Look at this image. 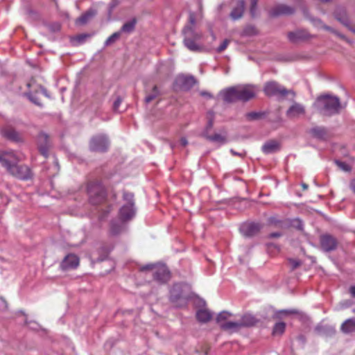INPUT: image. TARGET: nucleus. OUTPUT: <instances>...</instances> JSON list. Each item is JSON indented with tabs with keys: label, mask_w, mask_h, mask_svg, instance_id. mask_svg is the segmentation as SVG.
<instances>
[{
	"label": "nucleus",
	"mask_w": 355,
	"mask_h": 355,
	"mask_svg": "<svg viewBox=\"0 0 355 355\" xmlns=\"http://www.w3.org/2000/svg\"><path fill=\"white\" fill-rule=\"evenodd\" d=\"M239 101L247 102L255 96V91L252 85H236Z\"/></svg>",
	"instance_id": "dca6fc26"
},
{
	"label": "nucleus",
	"mask_w": 355,
	"mask_h": 355,
	"mask_svg": "<svg viewBox=\"0 0 355 355\" xmlns=\"http://www.w3.org/2000/svg\"><path fill=\"white\" fill-rule=\"evenodd\" d=\"M250 12L251 16L252 17H254L257 15L258 0H250Z\"/></svg>",
	"instance_id": "37998d69"
},
{
	"label": "nucleus",
	"mask_w": 355,
	"mask_h": 355,
	"mask_svg": "<svg viewBox=\"0 0 355 355\" xmlns=\"http://www.w3.org/2000/svg\"><path fill=\"white\" fill-rule=\"evenodd\" d=\"M245 0H238L236 6L233 8L232 12L230 14V17L233 20H237L241 19L245 11Z\"/></svg>",
	"instance_id": "4be33fe9"
},
{
	"label": "nucleus",
	"mask_w": 355,
	"mask_h": 355,
	"mask_svg": "<svg viewBox=\"0 0 355 355\" xmlns=\"http://www.w3.org/2000/svg\"><path fill=\"white\" fill-rule=\"evenodd\" d=\"M313 107L321 115L331 116L340 112L341 104L338 97L324 94L316 98Z\"/></svg>",
	"instance_id": "f03ea898"
},
{
	"label": "nucleus",
	"mask_w": 355,
	"mask_h": 355,
	"mask_svg": "<svg viewBox=\"0 0 355 355\" xmlns=\"http://www.w3.org/2000/svg\"><path fill=\"white\" fill-rule=\"evenodd\" d=\"M79 265V257L74 254H68V268H76Z\"/></svg>",
	"instance_id": "4c0bfd02"
},
{
	"label": "nucleus",
	"mask_w": 355,
	"mask_h": 355,
	"mask_svg": "<svg viewBox=\"0 0 355 355\" xmlns=\"http://www.w3.org/2000/svg\"><path fill=\"white\" fill-rule=\"evenodd\" d=\"M153 279L159 284H165L171 279V272L166 266L155 267L153 272Z\"/></svg>",
	"instance_id": "2eb2a0df"
},
{
	"label": "nucleus",
	"mask_w": 355,
	"mask_h": 355,
	"mask_svg": "<svg viewBox=\"0 0 355 355\" xmlns=\"http://www.w3.org/2000/svg\"><path fill=\"white\" fill-rule=\"evenodd\" d=\"M268 223L271 225H279L282 221L279 220L277 217L275 216H271L268 218Z\"/></svg>",
	"instance_id": "09e8293b"
},
{
	"label": "nucleus",
	"mask_w": 355,
	"mask_h": 355,
	"mask_svg": "<svg viewBox=\"0 0 355 355\" xmlns=\"http://www.w3.org/2000/svg\"><path fill=\"white\" fill-rule=\"evenodd\" d=\"M262 228L259 223H245L241 225L240 231L245 237H252L257 235Z\"/></svg>",
	"instance_id": "f3484780"
},
{
	"label": "nucleus",
	"mask_w": 355,
	"mask_h": 355,
	"mask_svg": "<svg viewBox=\"0 0 355 355\" xmlns=\"http://www.w3.org/2000/svg\"><path fill=\"white\" fill-rule=\"evenodd\" d=\"M264 116L265 113L262 112H251L245 114V117L248 121L258 120Z\"/></svg>",
	"instance_id": "58836bf2"
},
{
	"label": "nucleus",
	"mask_w": 355,
	"mask_h": 355,
	"mask_svg": "<svg viewBox=\"0 0 355 355\" xmlns=\"http://www.w3.org/2000/svg\"><path fill=\"white\" fill-rule=\"evenodd\" d=\"M232 315V314L230 312L223 311L218 314L216 318V322L218 323L219 324L220 323H223L225 322V320H227Z\"/></svg>",
	"instance_id": "ea45409f"
},
{
	"label": "nucleus",
	"mask_w": 355,
	"mask_h": 355,
	"mask_svg": "<svg viewBox=\"0 0 355 355\" xmlns=\"http://www.w3.org/2000/svg\"><path fill=\"white\" fill-rule=\"evenodd\" d=\"M281 149L280 143L276 140H269L266 141L261 147V150L265 154H272L279 151Z\"/></svg>",
	"instance_id": "5701e85b"
},
{
	"label": "nucleus",
	"mask_w": 355,
	"mask_h": 355,
	"mask_svg": "<svg viewBox=\"0 0 355 355\" xmlns=\"http://www.w3.org/2000/svg\"><path fill=\"white\" fill-rule=\"evenodd\" d=\"M91 37L90 34L82 33L75 36H71L69 38L70 43L73 46H78L84 44L88 38Z\"/></svg>",
	"instance_id": "c85d7f7f"
},
{
	"label": "nucleus",
	"mask_w": 355,
	"mask_h": 355,
	"mask_svg": "<svg viewBox=\"0 0 355 355\" xmlns=\"http://www.w3.org/2000/svg\"><path fill=\"white\" fill-rule=\"evenodd\" d=\"M282 235L280 232H273L268 234V238L269 239H275L280 237Z\"/></svg>",
	"instance_id": "5fc2aeb1"
},
{
	"label": "nucleus",
	"mask_w": 355,
	"mask_h": 355,
	"mask_svg": "<svg viewBox=\"0 0 355 355\" xmlns=\"http://www.w3.org/2000/svg\"><path fill=\"white\" fill-rule=\"evenodd\" d=\"M267 248H268V249H270V248H275L277 249V251L279 250V248L276 244H275L273 243H267Z\"/></svg>",
	"instance_id": "bf43d9fd"
},
{
	"label": "nucleus",
	"mask_w": 355,
	"mask_h": 355,
	"mask_svg": "<svg viewBox=\"0 0 355 355\" xmlns=\"http://www.w3.org/2000/svg\"><path fill=\"white\" fill-rule=\"evenodd\" d=\"M230 153L234 156H239L242 158L246 155V153L245 151H243L242 153H238V152L235 151L234 149H231Z\"/></svg>",
	"instance_id": "603ef678"
},
{
	"label": "nucleus",
	"mask_w": 355,
	"mask_h": 355,
	"mask_svg": "<svg viewBox=\"0 0 355 355\" xmlns=\"http://www.w3.org/2000/svg\"><path fill=\"white\" fill-rule=\"evenodd\" d=\"M19 161L13 151L0 153V163L10 175L21 180L32 179L33 174L31 169L26 165L18 164Z\"/></svg>",
	"instance_id": "f257e3e1"
},
{
	"label": "nucleus",
	"mask_w": 355,
	"mask_h": 355,
	"mask_svg": "<svg viewBox=\"0 0 355 355\" xmlns=\"http://www.w3.org/2000/svg\"><path fill=\"white\" fill-rule=\"evenodd\" d=\"M293 7L286 4H277L270 10V16L277 17L281 15H291L295 13Z\"/></svg>",
	"instance_id": "6ab92c4d"
},
{
	"label": "nucleus",
	"mask_w": 355,
	"mask_h": 355,
	"mask_svg": "<svg viewBox=\"0 0 355 355\" xmlns=\"http://www.w3.org/2000/svg\"><path fill=\"white\" fill-rule=\"evenodd\" d=\"M202 136L205 137L206 139L212 141V142H216L220 144H225L226 142V137L225 136L221 135L218 133H215L213 135H210L207 134V132L202 133Z\"/></svg>",
	"instance_id": "72a5a7b5"
},
{
	"label": "nucleus",
	"mask_w": 355,
	"mask_h": 355,
	"mask_svg": "<svg viewBox=\"0 0 355 355\" xmlns=\"http://www.w3.org/2000/svg\"><path fill=\"white\" fill-rule=\"evenodd\" d=\"M96 14L97 10L95 8H90L78 18V21L80 24H85L94 17Z\"/></svg>",
	"instance_id": "7c9ffc66"
},
{
	"label": "nucleus",
	"mask_w": 355,
	"mask_h": 355,
	"mask_svg": "<svg viewBox=\"0 0 355 355\" xmlns=\"http://www.w3.org/2000/svg\"><path fill=\"white\" fill-rule=\"evenodd\" d=\"M196 83V79L191 75L180 74L177 76L175 80V85L184 91L190 90Z\"/></svg>",
	"instance_id": "f8f14e48"
},
{
	"label": "nucleus",
	"mask_w": 355,
	"mask_h": 355,
	"mask_svg": "<svg viewBox=\"0 0 355 355\" xmlns=\"http://www.w3.org/2000/svg\"><path fill=\"white\" fill-rule=\"evenodd\" d=\"M349 187L352 191L355 193V178L352 180L349 183Z\"/></svg>",
	"instance_id": "13d9d810"
},
{
	"label": "nucleus",
	"mask_w": 355,
	"mask_h": 355,
	"mask_svg": "<svg viewBox=\"0 0 355 355\" xmlns=\"http://www.w3.org/2000/svg\"><path fill=\"white\" fill-rule=\"evenodd\" d=\"M335 162L337 164V166L338 167H340L341 169H343V171H349L350 170L349 166L347 164H346L345 162H341L339 160H336Z\"/></svg>",
	"instance_id": "a18cd8bd"
},
{
	"label": "nucleus",
	"mask_w": 355,
	"mask_h": 355,
	"mask_svg": "<svg viewBox=\"0 0 355 355\" xmlns=\"http://www.w3.org/2000/svg\"><path fill=\"white\" fill-rule=\"evenodd\" d=\"M162 67V65H159V68L157 69V70H159L160 68Z\"/></svg>",
	"instance_id": "774afa93"
},
{
	"label": "nucleus",
	"mask_w": 355,
	"mask_h": 355,
	"mask_svg": "<svg viewBox=\"0 0 355 355\" xmlns=\"http://www.w3.org/2000/svg\"><path fill=\"white\" fill-rule=\"evenodd\" d=\"M184 286L182 284L177 283L170 290V302L176 307H182L187 304L188 297L184 293Z\"/></svg>",
	"instance_id": "0eeeda50"
},
{
	"label": "nucleus",
	"mask_w": 355,
	"mask_h": 355,
	"mask_svg": "<svg viewBox=\"0 0 355 355\" xmlns=\"http://www.w3.org/2000/svg\"><path fill=\"white\" fill-rule=\"evenodd\" d=\"M38 148L40 153L45 157L49 155V150L51 146L50 139L49 136L41 132L37 137Z\"/></svg>",
	"instance_id": "aec40b11"
},
{
	"label": "nucleus",
	"mask_w": 355,
	"mask_h": 355,
	"mask_svg": "<svg viewBox=\"0 0 355 355\" xmlns=\"http://www.w3.org/2000/svg\"><path fill=\"white\" fill-rule=\"evenodd\" d=\"M286 329V323L284 322H276L273 327L272 331V335L273 336H282Z\"/></svg>",
	"instance_id": "f704fd0d"
},
{
	"label": "nucleus",
	"mask_w": 355,
	"mask_h": 355,
	"mask_svg": "<svg viewBox=\"0 0 355 355\" xmlns=\"http://www.w3.org/2000/svg\"><path fill=\"white\" fill-rule=\"evenodd\" d=\"M1 132L4 137L11 141L17 142L22 141L21 135L12 127H6L3 128Z\"/></svg>",
	"instance_id": "b1692460"
},
{
	"label": "nucleus",
	"mask_w": 355,
	"mask_h": 355,
	"mask_svg": "<svg viewBox=\"0 0 355 355\" xmlns=\"http://www.w3.org/2000/svg\"><path fill=\"white\" fill-rule=\"evenodd\" d=\"M200 95L202 96H205V97H207V98H213V96L211 94H210L209 92H206V91H202L200 92Z\"/></svg>",
	"instance_id": "4d7b16f0"
},
{
	"label": "nucleus",
	"mask_w": 355,
	"mask_h": 355,
	"mask_svg": "<svg viewBox=\"0 0 355 355\" xmlns=\"http://www.w3.org/2000/svg\"><path fill=\"white\" fill-rule=\"evenodd\" d=\"M305 113V109L301 104L295 103L293 104L286 112V115L288 117H295L300 114Z\"/></svg>",
	"instance_id": "bb28decb"
},
{
	"label": "nucleus",
	"mask_w": 355,
	"mask_h": 355,
	"mask_svg": "<svg viewBox=\"0 0 355 355\" xmlns=\"http://www.w3.org/2000/svg\"><path fill=\"white\" fill-rule=\"evenodd\" d=\"M230 43V40H225L216 49V51L218 53H221L223 52L224 50L226 49V48L227 47L228 44Z\"/></svg>",
	"instance_id": "49530a36"
},
{
	"label": "nucleus",
	"mask_w": 355,
	"mask_h": 355,
	"mask_svg": "<svg viewBox=\"0 0 355 355\" xmlns=\"http://www.w3.org/2000/svg\"><path fill=\"white\" fill-rule=\"evenodd\" d=\"M180 144L182 146H186L188 144V141L185 137H182L180 140Z\"/></svg>",
	"instance_id": "052dcab7"
},
{
	"label": "nucleus",
	"mask_w": 355,
	"mask_h": 355,
	"mask_svg": "<svg viewBox=\"0 0 355 355\" xmlns=\"http://www.w3.org/2000/svg\"><path fill=\"white\" fill-rule=\"evenodd\" d=\"M66 261H67V255L62 259V264H61L62 268H64V263Z\"/></svg>",
	"instance_id": "e2e57ef3"
},
{
	"label": "nucleus",
	"mask_w": 355,
	"mask_h": 355,
	"mask_svg": "<svg viewBox=\"0 0 355 355\" xmlns=\"http://www.w3.org/2000/svg\"><path fill=\"white\" fill-rule=\"evenodd\" d=\"M302 186L304 190L308 189V185L305 183H302Z\"/></svg>",
	"instance_id": "0e129e2a"
},
{
	"label": "nucleus",
	"mask_w": 355,
	"mask_h": 355,
	"mask_svg": "<svg viewBox=\"0 0 355 355\" xmlns=\"http://www.w3.org/2000/svg\"><path fill=\"white\" fill-rule=\"evenodd\" d=\"M341 331L345 334H349L355 331V318L346 320L341 325Z\"/></svg>",
	"instance_id": "2f4dec72"
},
{
	"label": "nucleus",
	"mask_w": 355,
	"mask_h": 355,
	"mask_svg": "<svg viewBox=\"0 0 355 355\" xmlns=\"http://www.w3.org/2000/svg\"><path fill=\"white\" fill-rule=\"evenodd\" d=\"M145 94L146 97L144 98V102L147 104L150 103L161 95V92L157 85H154L151 91H148L147 89H145Z\"/></svg>",
	"instance_id": "cd10ccee"
},
{
	"label": "nucleus",
	"mask_w": 355,
	"mask_h": 355,
	"mask_svg": "<svg viewBox=\"0 0 355 355\" xmlns=\"http://www.w3.org/2000/svg\"><path fill=\"white\" fill-rule=\"evenodd\" d=\"M8 203V198L0 193V205H5Z\"/></svg>",
	"instance_id": "864d4df0"
},
{
	"label": "nucleus",
	"mask_w": 355,
	"mask_h": 355,
	"mask_svg": "<svg viewBox=\"0 0 355 355\" xmlns=\"http://www.w3.org/2000/svg\"><path fill=\"white\" fill-rule=\"evenodd\" d=\"M46 92L43 87H40L39 90H36L35 93L30 92L28 94L29 99L37 105H42V98L46 97Z\"/></svg>",
	"instance_id": "393cba45"
},
{
	"label": "nucleus",
	"mask_w": 355,
	"mask_h": 355,
	"mask_svg": "<svg viewBox=\"0 0 355 355\" xmlns=\"http://www.w3.org/2000/svg\"><path fill=\"white\" fill-rule=\"evenodd\" d=\"M263 92L268 96H277L279 98H284L288 94H292L293 97L295 96V93L291 89H287L276 81H269L266 83Z\"/></svg>",
	"instance_id": "39448f33"
},
{
	"label": "nucleus",
	"mask_w": 355,
	"mask_h": 355,
	"mask_svg": "<svg viewBox=\"0 0 355 355\" xmlns=\"http://www.w3.org/2000/svg\"><path fill=\"white\" fill-rule=\"evenodd\" d=\"M89 202L92 205L102 203L106 197L105 190L100 182H91L87 185Z\"/></svg>",
	"instance_id": "20e7f679"
},
{
	"label": "nucleus",
	"mask_w": 355,
	"mask_h": 355,
	"mask_svg": "<svg viewBox=\"0 0 355 355\" xmlns=\"http://www.w3.org/2000/svg\"><path fill=\"white\" fill-rule=\"evenodd\" d=\"M289 262L291 266V269L293 270L298 268L301 265V262L299 260L296 259H290Z\"/></svg>",
	"instance_id": "3c124183"
},
{
	"label": "nucleus",
	"mask_w": 355,
	"mask_h": 355,
	"mask_svg": "<svg viewBox=\"0 0 355 355\" xmlns=\"http://www.w3.org/2000/svg\"><path fill=\"white\" fill-rule=\"evenodd\" d=\"M338 240L329 234H322L320 236V245L322 251L330 252L334 251L338 247Z\"/></svg>",
	"instance_id": "9b49d317"
},
{
	"label": "nucleus",
	"mask_w": 355,
	"mask_h": 355,
	"mask_svg": "<svg viewBox=\"0 0 355 355\" xmlns=\"http://www.w3.org/2000/svg\"><path fill=\"white\" fill-rule=\"evenodd\" d=\"M89 150L94 152L105 153L110 147V140L105 134L94 135L89 140Z\"/></svg>",
	"instance_id": "6e6552de"
},
{
	"label": "nucleus",
	"mask_w": 355,
	"mask_h": 355,
	"mask_svg": "<svg viewBox=\"0 0 355 355\" xmlns=\"http://www.w3.org/2000/svg\"><path fill=\"white\" fill-rule=\"evenodd\" d=\"M308 133L311 137L320 141H327L331 137L330 130L324 126H313L308 130Z\"/></svg>",
	"instance_id": "4468645a"
},
{
	"label": "nucleus",
	"mask_w": 355,
	"mask_h": 355,
	"mask_svg": "<svg viewBox=\"0 0 355 355\" xmlns=\"http://www.w3.org/2000/svg\"><path fill=\"white\" fill-rule=\"evenodd\" d=\"M110 250H105V253H106V255L105 257L107 255V254L110 252Z\"/></svg>",
	"instance_id": "69168bd1"
},
{
	"label": "nucleus",
	"mask_w": 355,
	"mask_h": 355,
	"mask_svg": "<svg viewBox=\"0 0 355 355\" xmlns=\"http://www.w3.org/2000/svg\"><path fill=\"white\" fill-rule=\"evenodd\" d=\"M153 266L151 265V264H148V265H145V266H143L141 268V271H146V270H152L153 268Z\"/></svg>",
	"instance_id": "6e6d98bb"
},
{
	"label": "nucleus",
	"mask_w": 355,
	"mask_h": 355,
	"mask_svg": "<svg viewBox=\"0 0 355 355\" xmlns=\"http://www.w3.org/2000/svg\"><path fill=\"white\" fill-rule=\"evenodd\" d=\"M298 311L295 309H283L275 312L272 318L274 319H281L283 316L288 315L291 314H297Z\"/></svg>",
	"instance_id": "e433bc0d"
},
{
	"label": "nucleus",
	"mask_w": 355,
	"mask_h": 355,
	"mask_svg": "<svg viewBox=\"0 0 355 355\" xmlns=\"http://www.w3.org/2000/svg\"><path fill=\"white\" fill-rule=\"evenodd\" d=\"M182 33L184 36L183 43L189 51L193 52L202 51L203 46L198 43L202 37L200 31H197L195 27L191 25H186Z\"/></svg>",
	"instance_id": "7ed1b4c3"
},
{
	"label": "nucleus",
	"mask_w": 355,
	"mask_h": 355,
	"mask_svg": "<svg viewBox=\"0 0 355 355\" xmlns=\"http://www.w3.org/2000/svg\"><path fill=\"white\" fill-rule=\"evenodd\" d=\"M287 37L290 42L298 43L313 38L315 35L310 34L305 29H297L294 31L288 32L287 33Z\"/></svg>",
	"instance_id": "ddd939ff"
},
{
	"label": "nucleus",
	"mask_w": 355,
	"mask_h": 355,
	"mask_svg": "<svg viewBox=\"0 0 355 355\" xmlns=\"http://www.w3.org/2000/svg\"><path fill=\"white\" fill-rule=\"evenodd\" d=\"M349 292H350V294L352 295V296L354 297H355V286H352L350 287Z\"/></svg>",
	"instance_id": "680f3d73"
},
{
	"label": "nucleus",
	"mask_w": 355,
	"mask_h": 355,
	"mask_svg": "<svg viewBox=\"0 0 355 355\" xmlns=\"http://www.w3.org/2000/svg\"><path fill=\"white\" fill-rule=\"evenodd\" d=\"M137 19L132 18L128 21H126L121 28L119 32L125 33H132L135 29L137 24Z\"/></svg>",
	"instance_id": "473e14b6"
},
{
	"label": "nucleus",
	"mask_w": 355,
	"mask_h": 355,
	"mask_svg": "<svg viewBox=\"0 0 355 355\" xmlns=\"http://www.w3.org/2000/svg\"><path fill=\"white\" fill-rule=\"evenodd\" d=\"M303 12H304V16L313 24V25L314 26L320 27V28H322V29H324L325 31H329L331 33H333V34L336 35V36H338V37H340V39H342L343 40H345L347 42L351 43V41L349 40L345 37V35H344L343 34L340 33V32H338V31H336L334 28L324 24L323 23V21L320 19L309 16V13H308V12H307L306 8L303 9Z\"/></svg>",
	"instance_id": "1a4fd4ad"
},
{
	"label": "nucleus",
	"mask_w": 355,
	"mask_h": 355,
	"mask_svg": "<svg viewBox=\"0 0 355 355\" xmlns=\"http://www.w3.org/2000/svg\"><path fill=\"white\" fill-rule=\"evenodd\" d=\"M123 198L127 203L120 209L119 215L121 219L125 222L132 219L135 215L134 194L124 191Z\"/></svg>",
	"instance_id": "423d86ee"
},
{
	"label": "nucleus",
	"mask_w": 355,
	"mask_h": 355,
	"mask_svg": "<svg viewBox=\"0 0 355 355\" xmlns=\"http://www.w3.org/2000/svg\"><path fill=\"white\" fill-rule=\"evenodd\" d=\"M213 126H214V119L212 118H211L208 120L206 127L202 133L207 132V134H209V132L213 128Z\"/></svg>",
	"instance_id": "de8ad7c7"
},
{
	"label": "nucleus",
	"mask_w": 355,
	"mask_h": 355,
	"mask_svg": "<svg viewBox=\"0 0 355 355\" xmlns=\"http://www.w3.org/2000/svg\"><path fill=\"white\" fill-rule=\"evenodd\" d=\"M196 22V16L193 12H190L189 16V24L187 25H191L193 27H195Z\"/></svg>",
	"instance_id": "8fccbe9b"
},
{
	"label": "nucleus",
	"mask_w": 355,
	"mask_h": 355,
	"mask_svg": "<svg viewBox=\"0 0 355 355\" xmlns=\"http://www.w3.org/2000/svg\"><path fill=\"white\" fill-rule=\"evenodd\" d=\"M333 15L338 22L348 28L350 31L355 33V27L352 26L347 11L345 8L340 6L337 7L334 10Z\"/></svg>",
	"instance_id": "9d476101"
},
{
	"label": "nucleus",
	"mask_w": 355,
	"mask_h": 355,
	"mask_svg": "<svg viewBox=\"0 0 355 355\" xmlns=\"http://www.w3.org/2000/svg\"><path fill=\"white\" fill-rule=\"evenodd\" d=\"M104 259H105V257H104V258H100V259H98V261H103Z\"/></svg>",
	"instance_id": "338daca9"
},
{
	"label": "nucleus",
	"mask_w": 355,
	"mask_h": 355,
	"mask_svg": "<svg viewBox=\"0 0 355 355\" xmlns=\"http://www.w3.org/2000/svg\"><path fill=\"white\" fill-rule=\"evenodd\" d=\"M239 322L241 328H249L256 326L260 320L250 313H245L241 317Z\"/></svg>",
	"instance_id": "412c9836"
},
{
	"label": "nucleus",
	"mask_w": 355,
	"mask_h": 355,
	"mask_svg": "<svg viewBox=\"0 0 355 355\" xmlns=\"http://www.w3.org/2000/svg\"><path fill=\"white\" fill-rule=\"evenodd\" d=\"M219 95L221 96L223 101L227 103L239 101L236 86L230 87L221 90Z\"/></svg>",
	"instance_id": "a211bd4d"
},
{
	"label": "nucleus",
	"mask_w": 355,
	"mask_h": 355,
	"mask_svg": "<svg viewBox=\"0 0 355 355\" xmlns=\"http://www.w3.org/2000/svg\"><path fill=\"white\" fill-rule=\"evenodd\" d=\"M123 98L120 96H117L113 103V110L116 112L119 110L120 105L121 104Z\"/></svg>",
	"instance_id": "c03bdc74"
},
{
	"label": "nucleus",
	"mask_w": 355,
	"mask_h": 355,
	"mask_svg": "<svg viewBox=\"0 0 355 355\" xmlns=\"http://www.w3.org/2000/svg\"><path fill=\"white\" fill-rule=\"evenodd\" d=\"M211 318L212 313L207 309H199L196 312V318L200 322L207 323Z\"/></svg>",
	"instance_id": "c756f323"
},
{
	"label": "nucleus",
	"mask_w": 355,
	"mask_h": 355,
	"mask_svg": "<svg viewBox=\"0 0 355 355\" xmlns=\"http://www.w3.org/2000/svg\"><path fill=\"white\" fill-rule=\"evenodd\" d=\"M257 33V31L254 26L248 25L244 28L242 32L243 36H252Z\"/></svg>",
	"instance_id": "a19ab883"
},
{
	"label": "nucleus",
	"mask_w": 355,
	"mask_h": 355,
	"mask_svg": "<svg viewBox=\"0 0 355 355\" xmlns=\"http://www.w3.org/2000/svg\"><path fill=\"white\" fill-rule=\"evenodd\" d=\"M123 225L118 220H112L110 223V234L112 236H116L119 234L123 230Z\"/></svg>",
	"instance_id": "c9c22d12"
},
{
	"label": "nucleus",
	"mask_w": 355,
	"mask_h": 355,
	"mask_svg": "<svg viewBox=\"0 0 355 355\" xmlns=\"http://www.w3.org/2000/svg\"><path fill=\"white\" fill-rule=\"evenodd\" d=\"M220 328L225 331H228L230 333L238 332L242 328L240 324V322H232L228 321L225 322L223 323L220 324Z\"/></svg>",
	"instance_id": "a878e982"
},
{
	"label": "nucleus",
	"mask_w": 355,
	"mask_h": 355,
	"mask_svg": "<svg viewBox=\"0 0 355 355\" xmlns=\"http://www.w3.org/2000/svg\"><path fill=\"white\" fill-rule=\"evenodd\" d=\"M121 36V32H115L111 35L105 42V46H107L117 41Z\"/></svg>",
	"instance_id": "79ce46f5"
}]
</instances>
